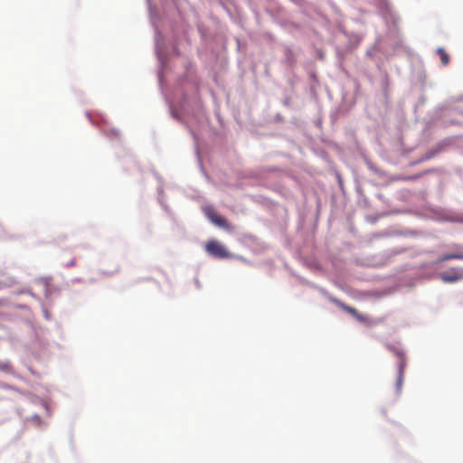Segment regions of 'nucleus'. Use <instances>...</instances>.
Instances as JSON below:
<instances>
[{"mask_svg":"<svg viewBox=\"0 0 463 463\" xmlns=\"http://www.w3.org/2000/svg\"><path fill=\"white\" fill-rule=\"evenodd\" d=\"M338 306L345 312L354 317L360 322H365L367 317L364 315L360 314L354 307L345 305V303L338 302Z\"/></svg>","mask_w":463,"mask_h":463,"instance_id":"5","label":"nucleus"},{"mask_svg":"<svg viewBox=\"0 0 463 463\" xmlns=\"http://www.w3.org/2000/svg\"><path fill=\"white\" fill-rule=\"evenodd\" d=\"M33 426L37 428H41L43 426H45V423L38 415H33L28 420Z\"/></svg>","mask_w":463,"mask_h":463,"instance_id":"7","label":"nucleus"},{"mask_svg":"<svg viewBox=\"0 0 463 463\" xmlns=\"http://www.w3.org/2000/svg\"><path fill=\"white\" fill-rule=\"evenodd\" d=\"M406 362L405 358L402 354H399V374L402 376L403 374V367L405 366Z\"/></svg>","mask_w":463,"mask_h":463,"instance_id":"9","label":"nucleus"},{"mask_svg":"<svg viewBox=\"0 0 463 463\" xmlns=\"http://www.w3.org/2000/svg\"><path fill=\"white\" fill-rule=\"evenodd\" d=\"M437 52L440 56L441 64L446 66L449 62V55L445 52L443 48H439Z\"/></svg>","mask_w":463,"mask_h":463,"instance_id":"6","label":"nucleus"},{"mask_svg":"<svg viewBox=\"0 0 463 463\" xmlns=\"http://www.w3.org/2000/svg\"><path fill=\"white\" fill-rule=\"evenodd\" d=\"M440 279L445 283H455L463 279V268L452 267L439 274Z\"/></svg>","mask_w":463,"mask_h":463,"instance_id":"2","label":"nucleus"},{"mask_svg":"<svg viewBox=\"0 0 463 463\" xmlns=\"http://www.w3.org/2000/svg\"><path fill=\"white\" fill-rule=\"evenodd\" d=\"M206 251L213 257L218 259H229L232 254L218 241L211 240L205 245Z\"/></svg>","mask_w":463,"mask_h":463,"instance_id":"1","label":"nucleus"},{"mask_svg":"<svg viewBox=\"0 0 463 463\" xmlns=\"http://www.w3.org/2000/svg\"><path fill=\"white\" fill-rule=\"evenodd\" d=\"M419 177H420V175H413V176L402 177V180H415V179H417V178H419Z\"/></svg>","mask_w":463,"mask_h":463,"instance_id":"10","label":"nucleus"},{"mask_svg":"<svg viewBox=\"0 0 463 463\" xmlns=\"http://www.w3.org/2000/svg\"><path fill=\"white\" fill-rule=\"evenodd\" d=\"M205 214L209 218V220L214 223L215 225L230 230L231 226L227 222V221L221 215H219L213 209L206 208Z\"/></svg>","mask_w":463,"mask_h":463,"instance_id":"3","label":"nucleus"},{"mask_svg":"<svg viewBox=\"0 0 463 463\" xmlns=\"http://www.w3.org/2000/svg\"><path fill=\"white\" fill-rule=\"evenodd\" d=\"M457 250L442 254L437 260V263H442L451 260H463V245L455 244L453 246Z\"/></svg>","mask_w":463,"mask_h":463,"instance_id":"4","label":"nucleus"},{"mask_svg":"<svg viewBox=\"0 0 463 463\" xmlns=\"http://www.w3.org/2000/svg\"><path fill=\"white\" fill-rule=\"evenodd\" d=\"M401 383H402V378H399L398 384L401 385Z\"/></svg>","mask_w":463,"mask_h":463,"instance_id":"11","label":"nucleus"},{"mask_svg":"<svg viewBox=\"0 0 463 463\" xmlns=\"http://www.w3.org/2000/svg\"><path fill=\"white\" fill-rule=\"evenodd\" d=\"M12 372L11 364L8 362H0V373H10Z\"/></svg>","mask_w":463,"mask_h":463,"instance_id":"8","label":"nucleus"}]
</instances>
